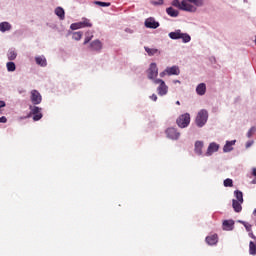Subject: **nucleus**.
Instances as JSON below:
<instances>
[{
    "label": "nucleus",
    "instance_id": "1",
    "mask_svg": "<svg viewBox=\"0 0 256 256\" xmlns=\"http://www.w3.org/2000/svg\"><path fill=\"white\" fill-rule=\"evenodd\" d=\"M207 119H209V113L207 112V110H200L196 116L197 127H203L205 123H207Z\"/></svg>",
    "mask_w": 256,
    "mask_h": 256
},
{
    "label": "nucleus",
    "instance_id": "2",
    "mask_svg": "<svg viewBox=\"0 0 256 256\" xmlns=\"http://www.w3.org/2000/svg\"><path fill=\"white\" fill-rule=\"evenodd\" d=\"M176 123L178 127H180L181 129H185V127H189V123H191V115L189 113L180 115L177 118Z\"/></svg>",
    "mask_w": 256,
    "mask_h": 256
},
{
    "label": "nucleus",
    "instance_id": "3",
    "mask_svg": "<svg viewBox=\"0 0 256 256\" xmlns=\"http://www.w3.org/2000/svg\"><path fill=\"white\" fill-rule=\"evenodd\" d=\"M30 113L27 115V119H29V117H31V115L33 116V121H41V119H43V114L41 113V108L37 107V106H30Z\"/></svg>",
    "mask_w": 256,
    "mask_h": 256
},
{
    "label": "nucleus",
    "instance_id": "4",
    "mask_svg": "<svg viewBox=\"0 0 256 256\" xmlns=\"http://www.w3.org/2000/svg\"><path fill=\"white\" fill-rule=\"evenodd\" d=\"M148 79L155 80L157 75H159V68H157V63L153 62L150 64L147 70Z\"/></svg>",
    "mask_w": 256,
    "mask_h": 256
},
{
    "label": "nucleus",
    "instance_id": "5",
    "mask_svg": "<svg viewBox=\"0 0 256 256\" xmlns=\"http://www.w3.org/2000/svg\"><path fill=\"white\" fill-rule=\"evenodd\" d=\"M154 83L156 85H159L158 88H157V92H158V95H167V91H169V87H167V84H165V81L161 80V79H156L154 80Z\"/></svg>",
    "mask_w": 256,
    "mask_h": 256
},
{
    "label": "nucleus",
    "instance_id": "6",
    "mask_svg": "<svg viewBox=\"0 0 256 256\" xmlns=\"http://www.w3.org/2000/svg\"><path fill=\"white\" fill-rule=\"evenodd\" d=\"M181 11H188V13H195L197 11V7L187 2V0H182Z\"/></svg>",
    "mask_w": 256,
    "mask_h": 256
},
{
    "label": "nucleus",
    "instance_id": "7",
    "mask_svg": "<svg viewBox=\"0 0 256 256\" xmlns=\"http://www.w3.org/2000/svg\"><path fill=\"white\" fill-rule=\"evenodd\" d=\"M30 99L33 105H39L42 101L41 93H39L37 90H32Z\"/></svg>",
    "mask_w": 256,
    "mask_h": 256
},
{
    "label": "nucleus",
    "instance_id": "8",
    "mask_svg": "<svg viewBox=\"0 0 256 256\" xmlns=\"http://www.w3.org/2000/svg\"><path fill=\"white\" fill-rule=\"evenodd\" d=\"M166 135H167L168 139H172L174 141H177V139H179V137H181V134L179 132H177V129H175V128H168L166 130Z\"/></svg>",
    "mask_w": 256,
    "mask_h": 256
},
{
    "label": "nucleus",
    "instance_id": "9",
    "mask_svg": "<svg viewBox=\"0 0 256 256\" xmlns=\"http://www.w3.org/2000/svg\"><path fill=\"white\" fill-rule=\"evenodd\" d=\"M217 151H219V144L212 142L208 146L206 156L211 157V155H213V153H217Z\"/></svg>",
    "mask_w": 256,
    "mask_h": 256
},
{
    "label": "nucleus",
    "instance_id": "10",
    "mask_svg": "<svg viewBox=\"0 0 256 256\" xmlns=\"http://www.w3.org/2000/svg\"><path fill=\"white\" fill-rule=\"evenodd\" d=\"M222 227L224 231H233L235 229V221L234 220H224L222 223Z\"/></svg>",
    "mask_w": 256,
    "mask_h": 256
},
{
    "label": "nucleus",
    "instance_id": "11",
    "mask_svg": "<svg viewBox=\"0 0 256 256\" xmlns=\"http://www.w3.org/2000/svg\"><path fill=\"white\" fill-rule=\"evenodd\" d=\"M145 27H147V29H157L159 22L155 21V18H148L145 20Z\"/></svg>",
    "mask_w": 256,
    "mask_h": 256
},
{
    "label": "nucleus",
    "instance_id": "12",
    "mask_svg": "<svg viewBox=\"0 0 256 256\" xmlns=\"http://www.w3.org/2000/svg\"><path fill=\"white\" fill-rule=\"evenodd\" d=\"M90 51H101L103 49V43L99 40H94L90 43Z\"/></svg>",
    "mask_w": 256,
    "mask_h": 256
},
{
    "label": "nucleus",
    "instance_id": "13",
    "mask_svg": "<svg viewBox=\"0 0 256 256\" xmlns=\"http://www.w3.org/2000/svg\"><path fill=\"white\" fill-rule=\"evenodd\" d=\"M206 243L208 245H217L219 243V236L217 234H212L206 237Z\"/></svg>",
    "mask_w": 256,
    "mask_h": 256
},
{
    "label": "nucleus",
    "instance_id": "14",
    "mask_svg": "<svg viewBox=\"0 0 256 256\" xmlns=\"http://www.w3.org/2000/svg\"><path fill=\"white\" fill-rule=\"evenodd\" d=\"M235 143H237L236 140L227 141L223 147L224 153H230V151H233V145H235Z\"/></svg>",
    "mask_w": 256,
    "mask_h": 256
},
{
    "label": "nucleus",
    "instance_id": "15",
    "mask_svg": "<svg viewBox=\"0 0 256 256\" xmlns=\"http://www.w3.org/2000/svg\"><path fill=\"white\" fill-rule=\"evenodd\" d=\"M241 205H243V202L232 200V207L236 213H241V211L243 210V207Z\"/></svg>",
    "mask_w": 256,
    "mask_h": 256
},
{
    "label": "nucleus",
    "instance_id": "16",
    "mask_svg": "<svg viewBox=\"0 0 256 256\" xmlns=\"http://www.w3.org/2000/svg\"><path fill=\"white\" fill-rule=\"evenodd\" d=\"M196 93L197 95H205V93H207V86L205 85V83H200L196 87Z\"/></svg>",
    "mask_w": 256,
    "mask_h": 256
},
{
    "label": "nucleus",
    "instance_id": "17",
    "mask_svg": "<svg viewBox=\"0 0 256 256\" xmlns=\"http://www.w3.org/2000/svg\"><path fill=\"white\" fill-rule=\"evenodd\" d=\"M166 72L167 75H179V73H181L177 66L167 67Z\"/></svg>",
    "mask_w": 256,
    "mask_h": 256
},
{
    "label": "nucleus",
    "instance_id": "18",
    "mask_svg": "<svg viewBox=\"0 0 256 256\" xmlns=\"http://www.w3.org/2000/svg\"><path fill=\"white\" fill-rule=\"evenodd\" d=\"M194 151H195L196 155H203V142L202 141H196Z\"/></svg>",
    "mask_w": 256,
    "mask_h": 256
},
{
    "label": "nucleus",
    "instance_id": "19",
    "mask_svg": "<svg viewBox=\"0 0 256 256\" xmlns=\"http://www.w3.org/2000/svg\"><path fill=\"white\" fill-rule=\"evenodd\" d=\"M35 61L40 67H47V59L44 56L35 57Z\"/></svg>",
    "mask_w": 256,
    "mask_h": 256
},
{
    "label": "nucleus",
    "instance_id": "20",
    "mask_svg": "<svg viewBox=\"0 0 256 256\" xmlns=\"http://www.w3.org/2000/svg\"><path fill=\"white\" fill-rule=\"evenodd\" d=\"M55 15H57V17L63 21L65 19V10L62 7H57L55 9Z\"/></svg>",
    "mask_w": 256,
    "mask_h": 256
},
{
    "label": "nucleus",
    "instance_id": "21",
    "mask_svg": "<svg viewBox=\"0 0 256 256\" xmlns=\"http://www.w3.org/2000/svg\"><path fill=\"white\" fill-rule=\"evenodd\" d=\"M0 31L2 33H5V31H11V24H9V22H1Z\"/></svg>",
    "mask_w": 256,
    "mask_h": 256
},
{
    "label": "nucleus",
    "instance_id": "22",
    "mask_svg": "<svg viewBox=\"0 0 256 256\" xmlns=\"http://www.w3.org/2000/svg\"><path fill=\"white\" fill-rule=\"evenodd\" d=\"M166 13L170 17H179V11L175 10L173 7H169L166 9Z\"/></svg>",
    "mask_w": 256,
    "mask_h": 256
},
{
    "label": "nucleus",
    "instance_id": "23",
    "mask_svg": "<svg viewBox=\"0 0 256 256\" xmlns=\"http://www.w3.org/2000/svg\"><path fill=\"white\" fill-rule=\"evenodd\" d=\"M144 49L150 57H153V55H157V53H159V50L155 49V48H149V47L145 46Z\"/></svg>",
    "mask_w": 256,
    "mask_h": 256
},
{
    "label": "nucleus",
    "instance_id": "24",
    "mask_svg": "<svg viewBox=\"0 0 256 256\" xmlns=\"http://www.w3.org/2000/svg\"><path fill=\"white\" fill-rule=\"evenodd\" d=\"M7 57L9 61H15L17 59V52L15 50H9Z\"/></svg>",
    "mask_w": 256,
    "mask_h": 256
},
{
    "label": "nucleus",
    "instance_id": "25",
    "mask_svg": "<svg viewBox=\"0 0 256 256\" xmlns=\"http://www.w3.org/2000/svg\"><path fill=\"white\" fill-rule=\"evenodd\" d=\"M249 253L250 255H256V241H250L249 243Z\"/></svg>",
    "mask_w": 256,
    "mask_h": 256
},
{
    "label": "nucleus",
    "instance_id": "26",
    "mask_svg": "<svg viewBox=\"0 0 256 256\" xmlns=\"http://www.w3.org/2000/svg\"><path fill=\"white\" fill-rule=\"evenodd\" d=\"M83 23L80 21L78 23H72L70 25V29H72V31H77V29H83Z\"/></svg>",
    "mask_w": 256,
    "mask_h": 256
},
{
    "label": "nucleus",
    "instance_id": "27",
    "mask_svg": "<svg viewBox=\"0 0 256 256\" xmlns=\"http://www.w3.org/2000/svg\"><path fill=\"white\" fill-rule=\"evenodd\" d=\"M170 39H181V30L169 33Z\"/></svg>",
    "mask_w": 256,
    "mask_h": 256
},
{
    "label": "nucleus",
    "instance_id": "28",
    "mask_svg": "<svg viewBox=\"0 0 256 256\" xmlns=\"http://www.w3.org/2000/svg\"><path fill=\"white\" fill-rule=\"evenodd\" d=\"M238 223H240L241 225H243L244 227H245V229H246V231H248V232H251V231H253L252 230V225L251 224H249L248 222H245V221H242V220H238Z\"/></svg>",
    "mask_w": 256,
    "mask_h": 256
},
{
    "label": "nucleus",
    "instance_id": "29",
    "mask_svg": "<svg viewBox=\"0 0 256 256\" xmlns=\"http://www.w3.org/2000/svg\"><path fill=\"white\" fill-rule=\"evenodd\" d=\"M234 195L236 197V201H239L240 203H243V192L236 190L234 191Z\"/></svg>",
    "mask_w": 256,
    "mask_h": 256
},
{
    "label": "nucleus",
    "instance_id": "30",
    "mask_svg": "<svg viewBox=\"0 0 256 256\" xmlns=\"http://www.w3.org/2000/svg\"><path fill=\"white\" fill-rule=\"evenodd\" d=\"M82 22V27H93V24L91 23V20L87 19V18H82V20L80 21Z\"/></svg>",
    "mask_w": 256,
    "mask_h": 256
},
{
    "label": "nucleus",
    "instance_id": "31",
    "mask_svg": "<svg viewBox=\"0 0 256 256\" xmlns=\"http://www.w3.org/2000/svg\"><path fill=\"white\" fill-rule=\"evenodd\" d=\"M81 37H83V32L81 31L74 32L72 34V38L74 39V41H81Z\"/></svg>",
    "mask_w": 256,
    "mask_h": 256
},
{
    "label": "nucleus",
    "instance_id": "32",
    "mask_svg": "<svg viewBox=\"0 0 256 256\" xmlns=\"http://www.w3.org/2000/svg\"><path fill=\"white\" fill-rule=\"evenodd\" d=\"M189 3H193L195 7H203L204 1L203 0H188Z\"/></svg>",
    "mask_w": 256,
    "mask_h": 256
},
{
    "label": "nucleus",
    "instance_id": "33",
    "mask_svg": "<svg viewBox=\"0 0 256 256\" xmlns=\"http://www.w3.org/2000/svg\"><path fill=\"white\" fill-rule=\"evenodd\" d=\"M6 67H7V71H9V72H13L17 69L14 62H8L6 64Z\"/></svg>",
    "mask_w": 256,
    "mask_h": 256
},
{
    "label": "nucleus",
    "instance_id": "34",
    "mask_svg": "<svg viewBox=\"0 0 256 256\" xmlns=\"http://www.w3.org/2000/svg\"><path fill=\"white\" fill-rule=\"evenodd\" d=\"M180 39H182L184 43H189V41H191V36H189V34L181 33Z\"/></svg>",
    "mask_w": 256,
    "mask_h": 256
},
{
    "label": "nucleus",
    "instance_id": "35",
    "mask_svg": "<svg viewBox=\"0 0 256 256\" xmlns=\"http://www.w3.org/2000/svg\"><path fill=\"white\" fill-rule=\"evenodd\" d=\"M95 5H99L100 7H111V4L109 2H101V1H95Z\"/></svg>",
    "mask_w": 256,
    "mask_h": 256
},
{
    "label": "nucleus",
    "instance_id": "36",
    "mask_svg": "<svg viewBox=\"0 0 256 256\" xmlns=\"http://www.w3.org/2000/svg\"><path fill=\"white\" fill-rule=\"evenodd\" d=\"M224 187H233V180L231 178L225 179Z\"/></svg>",
    "mask_w": 256,
    "mask_h": 256
},
{
    "label": "nucleus",
    "instance_id": "37",
    "mask_svg": "<svg viewBox=\"0 0 256 256\" xmlns=\"http://www.w3.org/2000/svg\"><path fill=\"white\" fill-rule=\"evenodd\" d=\"M172 5L173 7H177L178 9L181 10V2L179 0H173Z\"/></svg>",
    "mask_w": 256,
    "mask_h": 256
},
{
    "label": "nucleus",
    "instance_id": "38",
    "mask_svg": "<svg viewBox=\"0 0 256 256\" xmlns=\"http://www.w3.org/2000/svg\"><path fill=\"white\" fill-rule=\"evenodd\" d=\"M254 133H255V127L250 128L249 131L247 132V137L248 138L253 137Z\"/></svg>",
    "mask_w": 256,
    "mask_h": 256
},
{
    "label": "nucleus",
    "instance_id": "39",
    "mask_svg": "<svg viewBox=\"0 0 256 256\" xmlns=\"http://www.w3.org/2000/svg\"><path fill=\"white\" fill-rule=\"evenodd\" d=\"M92 39H93V35L86 36L84 40V45H87V43H89V41H91Z\"/></svg>",
    "mask_w": 256,
    "mask_h": 256
},
{
    "label": "nucleus",
    "instance_id": "40",
    "mask_svg": "<svg viewBox=\"0 0 256 256\" xmlns=\"http://www.w3.org/2000/svg\"><path fill=\"white\" fill-rule=\"evenodd\" d=\"M152 3L153 5H163V0H154Z\"/></svg>",
    "mask_w": 256,
    "mask_h": 256
},
{
    "label": "nucleus",
    "instance_id": "41",
    "mask_svg": "<svg viewBox=\"0 0 256 256\" xmlns=\"http://www.w3.org/2000/svg\"><path fill=\"white\" fill-rule=\"evenodd\" d=\"M248 235L251 239H253L254 241H256V237L255 234H253V230H251L250 232H248Z\"/></svg>",
    "mask_w": 256,
    "mask_h": 256
},
{
    "label": "nucleus",
    "instance_id": "42",
    "mask_svg": "<svg viewBox=\"0 0 256 256\" xmlns=\"http://www.w3.org/2000/svg\"><path fill=\"white\" fill-rule=\"evenodd\" d=\"M7 121V117L2 116L0 117V123H5Z\"/></svg>",
    "mask_w": 256,
    "mask_h": 256
},
{
    "label": "nucleus",
    "instance_id": "43",
    "mask_svg": "<svg viewBox=\"0 0 256 256\" xmlns=\"http://www.w3.org/2000/svg\"><path fill=\"white\" fill-rule=\"evenodd\" d=\"M167 75V69H165V71L161 72L160 73V77H164Z\"/></svg>",
    "mask_w": 256,
    "mask_h": 256
},
{
    "label": "nucleus",
    "instance_id": "44",
    "mask_svg": "<svg viewBox=\"0 0 256 256\" xmlns=\"http://www.w3.org/2000/svg\"><path fill=\"white\" fill-rule=\"evenodd\" d=\"M150 99H152V101H157V96L153 94L152 96H150Z\"/></svg>",
    "mask_w": 256,
    "mask_h": 256
},
{
    "label": "nucleus",
    "instance_id": "45",
    "mask_svg": "<svg viewBox=\"0 0 256 256\" xmlns=\"http://www.w3.org/2000/svg\"><path fill=\"white\" fill-rule=\"evenodd\" d=\"M253 145V142H247L246 143V149H249V147H251Z\"/></svg>",
    "mask_w": 256,
    "mask_h": 256
},
{
    "label": "nucleus",
    "instance_id": "46",
    "mask_svg": "<svg viewBox=\"0 0 256 256\" xmlns=\"http://www.w3.org/2000/svg\"><path fill=\"white\" fill-rule=\"evenodd\" d=\"M252 175H253L254 177H256V168H253V170H252Z\"/></svg>",
    "mask_w": 256,
    "mask_h": 256
},
{
    "label": "nucleus",
    "instance_id": "47",
    "mask_svg": "<svg viewBox=\"0 0 256 256\" xmlns=\"http://www.w3.org/2000/svg\"><path fill=\"white\" fill-rule=\"evenodd\" d=\"M176 105H181V102H179V101H176Z\"/></svg>",
    "mask_w": 256,
    "mask_h": 256
},
{
    "label": "nucleus",
    "instance_id": "48",
    "mask_svg": "<svg viewBox=\"0 0 256 256\" xmlns=\"http://www.w3.org/2000/svg\"><path fill=\"white\" fill-rule=\"evenodd\" d=\"M175 83H180L179 80H176Z\"/></svg>",
    "mask_w": 256,
    "mask_h": 256
},
{
    "label": "nucleus",
    "instance_id": "49",
    "mask_svg": "<svg viewBox=\"0 0 256 256\" xmlns=\"http://www.w3.org/2000/svg\"><path fill=\"white\" fill-rule=\"evenodd\" d=\"M253 213H254V215H256V209L254 210V212H253Z\"/></svg>",
    "mask_w": 256,
    "mask_h": 256
}]
</instances>
